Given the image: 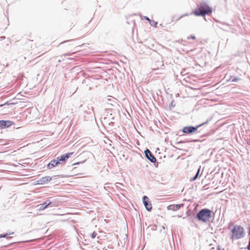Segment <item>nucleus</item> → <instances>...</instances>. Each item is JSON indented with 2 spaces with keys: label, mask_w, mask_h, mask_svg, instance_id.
I'll list each match as a JSON object with an SVG mask.
<instances>
[{
  "label": "nucleus",
  "mask_w": 250,
  "mask_h": 250,
  "mask_svg": "<svg viewBox=\"0 0 250 250\" xmlns=\"http://www.w3.org/2000/svg\"><path fill=\"white\" fill-rule=\"evenodd\" d=\"M13 122L10 121H0V129H4L11 126Z\"/></svg>",
  "instance_id": "6e6552de"
},
{
  "label": "nucleus",
  "mask_w": 250,
  "mask_h": 250,
  "mask_svg": "<svg viewBox=\"0 0 250 250\" xmlns=\"http://www.w3.org/2000/svg\"><path fill=\"white\" fill-rule=\"evenodd\" d=\"M51 204H52V202L50 200H47L43 203L41 204L38 205V207H39L38 210L39 211L43 210L44 209H45L46 208H47Z\"/></svg>",
  "instance_id": "9d476101"
},
{
  "label": "nucleus",
  "mask_w": 250,
  "mask_h": 250,
  "mask_svg": "<svg viewBox=\"0 0 250 250\" xmlns=\"http://www.w3.org/2000/svg\"><path fill=\"white\" fill-rule=\"evenodd\" d=\"M59 165L58 161H57L56 158L51 160L47 165V168L48 169H52L55 167L58 166Z\"/></svg>",
  "instance_id": "9b49d317"
},
{
  "label": "nucleus",
  "mask_w": 250,
  "mask_h": 250,
  "mask_svg": "<svg viewBox=\"0 0 250 250\" xmlns=\"http://www.w3.org/2000/svg\"><path fill=\"white\" fill-rule=\"evenodd\" d=\"M143 201L146 209L148 211H151L152 209V205L148 200V198L146 196H144L143 197Z\"/></svg>",
  "instance_id": "0eeeda50"
},
{
  "label": "nucleus",
  "mask_w": 250,
  "mask_h": 250,
  "mask_svg": "<svg viewBox=\"0 0 250 250\" xmlns=\"http://www.w3.org/2000/svg\"><path fill=\"white\" fill-rule=\"evenodd\" d=\"M184 206V205L183 204L170 205L167 207V209L168 210L176 211L179 210L181 207H183Z\"/></svg>",
  "instance_id": "1a4fd4ad"
},
{
  "label": "nucleus",
  "mask_w": 250,
  "mask_h": 250,
  "mask_svg": "<svg viewBox=\"0 0 250 250\" xmlns=\"http://www.w3.org/2000/svg\"><path fill=\"white\" fill-rule=\"evenodd\" d=\"M195 37L194 36H191L190 37H188V39H195Z\"/></svg>",
  "instance_id": "6ab92c4d"
},
{
  "label": "nucleus",
  "mask_w": 250,
  "mask_h": 250,
  "mask_svg": "<svg viewBox=\"0 0 250 250\" xmlns=\"http://www.w3.org/2000/svg\"><path fill=\"white\" fill-rule=\"evenodd\" d=\"M65 55H70V54H65Z\"/></svg>",
  "instance_id": "a878e982"
},
{
  "label": "nucleus",
  "mask_w": 250,
  "mask_h": 250,
  "mask_svg": "<svg viewBox=\"0 0 250 250\" xmlns=\"http://www.w3.org/2000/svg\"><path fill=\"white\" fill-rule=\"evenodd\" d=\"M51 177H50V176L43 177L41 178L40 180H39L38 182L39 184L43 185L50 181L51 180Z\"/></svg>",
  "instance_id": "f8f14e48"
},
{
  "label": "nucleus",
  "mask_w": 250,
  "mask_h": 250,
  "mask_svg": "<svg viewBox=\"0 0 250 250\" xmlns=\"http://www.w3.org/2000/svg\"><path fill=\"white\" fill-rule=\"evenodd\" d=\"M151 23H152V26H153V25H154V26H155V24H154V23H153V22H151Z\"/></svg>",
  "instance_id": "4be33fe9"
},
{
  "label": "nucleus",
  "mask_w": 250,
  "mask_h": 250,
  "mask_svg": "<svg viewBox=\"0 0 250 250\" xmlns=\"http://www.w3.org/2000/svg\"><path fill=\"white\" fill-rule=\"evenodd\" d=\"M244 229L243 227L238 225L233 226L230 234V237L231 239H239L244 237Z\"/></svg>",
  "instance_id": "f03ea898"
},
{
  "label": "nucleus",
  "mask_w": 250,
  "mask_h": 250,
  "mask_svg": "<svg viewBox=\"0 0 250 250\" xmlns=\"http://www.w3.org/2000/svg\"><path fill=\"white\" fill-rule=\"evenodd\" d=\"M14 233L13 232H9L8 233H5V234H1L0 235V238H4V237H6V238H10V237H7L8 235H12Z\"/></svg>",
  "instance_id": "dca6fc26"
},
{
  "label": "nucleus",
  "mask_w": 250,
  "mask_h": 250,
  "mask_svg": "<svg viewBox=\"0 0 250 250\" xmlns=\"http://www.w3.org/2000/svg\"><path fill=\"white\" fill-rule=\"evenodd\" d=\"M144 19L148 21H149V23L150 24V25L151 26H152V23L151 22H153V23H154L155 24V26L156 27L158 22H156V21H151L149 19V18L148 17H147V16H145L144 17Z\"/></svg>",
  "instance_id": "2eb2a0df"
},
{
  "label": "nucleus",
  "mask_w": 250,
  "mask_h": 250,
  "mask_svg": "<svg viewBox=\"0 0 250 250\" xmlns=\"http://www.w3.org/2000/svg\"><path fill=\"white\" fill-rule=\"evenodd\" d=\"M247 249L248 250H250V237L249 238V244L247 246Z\"/></svg>",
  "instance_id": "a211bd4d"
},
{
  "label": "nucleus",
  "mask_w": 250,
  "mask_h": 250,
  "mask_svg": "<svg viewBox=\"0 0 250 250\" xmlns=\"http://www.w3.org/2000/svg\"><path fill=\"white\" fill-rule=\"evenodd\" d=\"M171 105H173V102H171V104H170V106Z\"/></svg>",
  "instance_id": "5701e85b"
},
{
  "label": "nucleus",
  "mask_w": 250,
  "mask_h": 250,
  "mask_svg": "<svg viewBox=\"0 0 250 250\" xmlns=\"http://www.w3.org/2000/svg\"><path fill=\"white\" fill-rule=\"evenodd\" d=\"M207 122H208V121H207L205 123H203L198 125H197L195 127L192 126H185L183 128L182 131L184 133L188 134L192 133L193 132H195L196 131H197V129L198 128H199L200 126H201L202 125L207 123Z\"/></svg>",
  "instance_id": "20e7f679"
},
{
  "label": "nucleus",
  "mask_w": 250,
  "mask_h": 250,
  "mask_svg": "<svg viewBox=\"0 0 250 250\" xmlns=\"http://www.w3.org/2000/svg\"><path fill=\"white\" fill-rule=\"evenodd\" d=\"M73 154V153L69 152L64 154L63 155H61L60 156H58L56 158L57 161L60 164L61 163H65L66 161Z\"/></svg>",
  "instance_id": "39448f33"
},
{
  "label": "nucleus",
  "mask_w": 250,
  "mask_h": 250,
  "mask_svg": "<svg viewBox=\"0 0 250 250\" xmlns=\"http://www.w3.org/2000/svg\"><path fill=\"white\" fill-rule=\"evenodd\" d=\"M212 8L207 2L202 1L197 5V8L193 11V14L197 16H205L212 13Z\"/></svg>",
  "instance_id": "f257e3e1"
},
{
  "label": "nucleus",
  "mask_w": 250,
  "mask_h": 250,
  "mask_svg": "<svg viewBox=\"0 0 250 250\" xmlns=\"http://www.w3.org/2000/svg\"><path fill=\"white\" fill-rule=\"evenodd\" d=\"M145 154L146 157L151 163H155L156 162V159L149 149H146L145 151Z\"/></svg>",
  "instance_id": "423d86ee"
},
{
  "label": "nucleus",
  "mask_w": 250,
  "mask_h": 250,
  "mask_svg": "<svg viewBox=\"0 0 250 250\" xmlns=\"http://www.w3.org/2000/svg\"><path fill=\"white\" fill-rule=\"evenodd\" d=\"M90 235L92 238H95L97 235V233L95 232H93Z\"/></svg>",
  "instance_id": "f3484780"
},
{
  "label": "nucleus",
  "mask_w": 250,
  "mask_h": 250,
  "mask_svg": "<svg viewBox=\"0 0 250 250\" xmlns=\"http://www.w3.org/2000/svg\"><path fill=\"white\" fill-rule=\"evenodd\" d=\"M3 104H0V107L2 106Z\"/></svg>",
  "instance_id": "393cba45"
},
{
  "label": "nucleus",
  "mask_w": 250,
  "mask_h": 250,
  "mask_svg": "<svg viewBox=\"0 0 250 250\" xmlns=\"http://www.w3.org/2000/svg\"><path fill=\"white\" fill-rule=\"evenodd\" d=\"M241 79L240 78H238L236 77H233L232 76H230L228 80H227L228 82H237L238 81H240Z\"/></svg>",
  "instance_id": "ddd939ff"
},
{
  "label": "nucleus",
  "mask_w": 250,
  "mask_h": 250,
  "mask_svg": "<svg viewBox=\"0 0 250 250\" xmlns=\"http://www.w3.org/2000/svg\"><path fill=\"white\" fill-rule=\"evenodd\" d=\"M211 217V211L208 208L200 210L197 214L196 217L199 220L206 223Z\"/></svg>",
  "instance_id": "7ed1b4c3"
},
{
  "label": "nucleus",
  "mask_w": 250,
  "mask_h": 250,
  "mask_svg": "<svg viewBox=\"0 0 250 250\" xmlns=\"http://www.w3.org/2000/svg\"><path fill=\"white\" fill-rule=\"evenodd\" d=\"M233 226L232 224H229V229H230V226Z\"/></svg>",
  "instance_id": "412c9836"
},
{
  "label": "nucleus",
  "mask_w": 250,
  "mask_h": 250,
  "mask_svg": "<svg viewBox=\"0 0 250 250\" xmlns=\"http://www.w3.org/2000/svg\"><path fill=\"white\" fill-rule=\"evenodd\" d=\"M217 250H220V249L219 248H218V249H217Z\"/></svg>",
  "instance_id": "bb28decb"
},
{
  "label": "nucleus",
  "mask_w": 250,
  "mask_h": 250,
  "mask_svg": "<svg viewBox=\"0 0 250 250\" xmlns=\"http://www.w3.org/2000/svg\"><path fill=\"white\" fill-rule=\"evenodd\" d=\"M188 14H186L185 15H183L181 16L177 20H178L179 19H180L181 18H183V17L186 16H188Z\"/></svg>",
  "instance_id": "aec40b11"
},
{
  "label": "nucleus",
  "mask_w": 250,
  "mask_h": 250,
  "mask_svg": "<svg viewBox=\"0 0 250 250\" xmlns=\"http://www.w3.org/2000/svg\"><path fill=\"white\" fill-rule=\"evenodd\" d=\"M92 110L94 112V108H93V107H92Z\"/></svg>",
  "instance_id": "b1692460"
},
{
  "label": "nucleus",
  "mask_w": 250,
  "mask_h": 250,
  "mask_svg": "<svg viewBox=\"0 0 250 250\" xmlns=\"http://www.w3.org/2000/svg\"><path fill=\"white\" fill-rule=\"evenodd\" d=\"M200 169H201V166L199 167V168L198 169V170L196 173V174L195 175V176L194 177H193L191 179H190V181H194L195 180H196L198 176H199V172H200Z\"/></svg>",
  "instance_id": "4468645a"
}]
</instances>
